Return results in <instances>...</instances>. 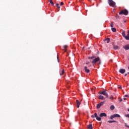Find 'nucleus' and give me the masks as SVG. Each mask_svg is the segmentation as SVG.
<instances>
[{"label": "nucleus", "instance_id": "obj_1", "mask_svg": "<svg viewBox=\"0 0 129 129\" xmlns=\"http://www.w3.org/2000/svg\"><path fill=\"white\" fill-rule=\"evenodd\" d=\"M88 59H90L91 60H92V61L91 60V62L92 64H93V66H94V64L95 63H97V62H98L100 60V58L99 57H96V56H89Z\"/></svg>", "mask_w": 129, "mask_h": 129}, {"label": "nucleus", "instance_id": "obj_2", "mask_svg": "<svg viewBox=\"0 0 129 129\" xmlns=\"http://www.w3.org/2000/svg\"><path fill=\"white\" fill-rule=\"evenodd\" d=\"M108 3L110 7H112V8H116V6H115V2H114L113 1L108 0Z\"/></svg>", "mask_w": 129, "mask_h": 129}, {"label": "nucleus", "instance_id": "obj_3", "mask_svg": "<svg viewBox=\"0 0 129 129\" xmlns=\"http://www.w3.org/2000/svg\"><path fill=\"white\" fill-rule=\"evenodd\" d=\"M119 14L120 15H124L125 16H127L128 15V11L126 9L121 11Z\"/></svg>", "mask_w": 129, "mask_h": 129}, {"label": "nucleus", "instance_id": "obj_4", "mask_svg": "<svg viewBox=\"0 0 129 129\" xmlns=\"http://www.w3.org/2000/svg\"><path fill=\"white\" fill-rule=\"evenodd\" d=\"M92 118H94V117H96L97 120H98V121H100L101 120V118L100 117H98L97 115V113H95L94 115H91Z\"/></svg>", "mask_w": 129, "mask_h": 129}, {"label": "nucleus", "instance_id": "obj_5", "mask_svg": "<svg viewBox=\"0 0 129 129\" xmlns=\"http://www.w3.org/2000/svg\"><path fill=\"white\" fill-rule=\"evenodd\" d=\"M107 91L106 90H104L103 91L100 92L99 94H102V95H104L106 98H107L108 97V94L106 92Z\"/></svg>", "mask_w": 129, "mask_h": 129}, {"label": "nucleus", "instance_id": "obj_6", "mask_svg": "<svg viewBox=\"0 0 129 129\" xmlns=\"http://www.w3.org/2000/svg\"><path fill=\"white\" fill-rule=\"evenodd\" d=\"M115 117H120V115L118 114H114L110 116V119H113Z\"/></svg>", "mask_w": 129, "mask_h": 129}, {"label": "nucleus", "instance_id": "obj_7", "mask_svg": "<svg viewBox=\"0 0 129 129\" xmlns=\"http://www.w3.org/2000/svg\"><path fill=\"white\" fill-rule=\"evenodd\" d=\"M103 104H104V101L100 102L99 104H98L97 105L96 108L97 109H99V108H100V107L102 106V105H103Z\"/></svg>", "mask_w": 129, "mask_h": 129}, {"label": "nucleus", "instance_id": "obj_8", "mask_svg": "<svg viewBox=\"0 0 129 129\" xmlns=\"http://www.w3.org/2000/svg\"><path fill=\"white\" fill-rule=\"evenodd\" d=\"M99 116L100 117H103V116H104L105 117H106V116H107V114H106V113H101L99 114Z\"/></svg>", "mask_w": 129, "mask_h": 129}, {"label": "nucleus", "instance_id": "obj_9", "mask_svg": "<svg viewBox=\"0 0 129 129\" xmlns=\"http://www.w3.org/2000/svg\"><path fill=\"white\" fill-rule=\"evenodd\" d=\"M119 73H121V74H124V73H125V69H121L119 70Z\"/></svg>", "mask_w": 129, "mask_h": 129}, {"label": "nucleus", "instance_id": "obj_10", "mask_svg": "<svg viewBox=\"0 0 129 129\" xmlns=\"http://www.w3.org/2000/svg\"><path fill=\"white\" fill-rule=\"evenodd\" d=\"M98 98H99V99H100L101 100H104V99H105V97H104L102 95H99L98 96Z\"/></svg>", "mask_w": 129, "mask_h": 129}, {"label": "nucleus", "instance_id": "obj_11", "mask_svg": "<svg viewBox=\"0 0 129 129\" xmlns=\"http://www.w3.org/2000/svg\"><path fill=\"white\" fill-rule=\"evenodd\" d=\"M76 103H77V108H79V106L80 105V104H81V103H80V102L79 101V100H76Z\"/></svg>", "mask_w": 129, "mask_h": 129}, {"label": "nucleus", "instance_id": "obj_12", "mask_svg": "<svg viewBox=\"0 0 129 129\" xmlns=\"http://www.w3.org/2000/svg\"><path fill=\"white\" fill-rule=\"evenodd\" d=\"M84 70L86 73H89L90 72V70H89V69H87V67H84Z\"/></svg>", "mask_w": 129, "mask_h": 129}, {"label": "nucleus", "instance_id": "obj_13", "mask_svg": "<svg viewBox=\"0 0 129 129\" xmlns=\"http://www.w3.org/2000/svg\"><path fill=\"white\" fill-rule=\"evenodd\" d=\"M123 48L125 49V50H129V44H127L125 46H123Z\"/></svg>", "mask_w": 129, "mask_h": 129}, {"label": "nucleus", "instance_id": "obj_14", "mask_svg": "<svg viewBox=\"0 0 129 129\" xmlns=\"http://www.w3.org/2000/svg\"><path fill=\"white\" fill-rule=\"evenodd\" d=\"M88 129H93V127L92 126V124H90L88 125Z\"/></svg>", "mask_w": 129, "mask_h": 129}, {"label": "nucleus", "instance_id": "obj_15", "mask_svg": "<svg viewBox=\"0 0 129 129\" xmlns=\"http://www.w3.org/2000/svg\"><path fill=\"white\" fill-rule=\"evenodd\" d=\"M104 41L106 42V43H109V42H110V39L106 38V39L104 40Z\"/></svg>", "mask_w": 129, "mask_h": 129}, {"label": "nucleus", "instance_id": "obj_16", "mask_svg": "<svg viewBox=\"0 0 129 129\" xmlns=\"http://www.w3.org/2000/svg\"><path fill=\"white\" fill-rule=\"evenodd\" d=\"M111 31H112L114 33L116 32V29L115 28L112 27Z\"/></svg>", "mask_w": 129, "mask_h": 129}, {"label": "nucleus", "instance_id": "obj_17", "mask_svg": "<svg viewBox=\"0 0 129 129\" xmlns=\"http://www.w3.org/2000/svg\"><path fill=\"white\" fill-rule=\"evenodd\" d=\"M108 122H109V123H112V122H116V120H109L108 121Z\"/></svg>", "mask_w": 129, "mask_h": 129}, {"label": "nucleus", "instance_id": "obj_18", "mask_svg": "<svg viewBox=\"0 0 129 129\" xmlns=\"http://www.w3.org/2000/svg\"><path fill=\"white\" fill-rule=\"evenodd\" d=\"M110 109L111 110H113V109H114V106L113 105H111Z\"/></svg>", "mask_w": 129, "mask_h": 129}, {"label": "nucleus", "instance_id": "obj_19", "mask_svg": "<svg viewBox=\"0 0 129 129\" xmlns=\"http://www.w3.org/2000/svg\"><path fill=\"white\" fill-rule=\"evenodd\" d=\"M49 3H50V4H51V5L52 6H54V3L53 2V1H52V0H49Z\"/></svg>", "mask_w": 129, "mask_h": 129}, {"label": "nucleus", "instance_id": "obj_20", "mask_svg": "<svg viewBox=\"0 0 129 129\" xmlns=\"http://www.w3.org/2000/svg\"><path fill=\"white\" fill-rule=\"evenodd\" d=\"M125 37V39L126 40H129V35L127 34L126 36H124Z\"/></svg>", "mask_w": 129, "mask_h": 129}, {"label": "nucleus", "instance_id": "obj_21", "mask_svg": "<svg viewBox=\"0 0 129 129\" xmlns=\"http://www.w3.org/2000/svg\"><path fill=\"white\" fill-rule=\"evenodd\" d=\"M114 50H117L118 49V46L117 45L114 46L113 47Z\"/></svg>", "mask_w": 129, "mask_h": 129}, {"label": "nucleus", "instance_id": "obj_22", "mask_svg": "<svg viewBox=\"0 0 129 129\" xmlns=\"http://www.w3.org/2000/svg\"><path fill=\"white\" fill-rule=\"evenodd\" d=\"M67 47H68V46H67V45H64V46H63V48H64V52H66V49H67Z\"/></svg>", "mask_w": 129, "mask_h": 129}, {"label": "nucleus", "instance_id": "obj_23", "mask_svg": "<svg viewBox=\"0 0 129 129\" xmlns=\"http://www.w3.org/2000/svg\"><path fill=\"white\" fill-rule=\"evenodd\" d=\"M56 6L57 7V9H60V6L59 4H56Z\"/></svg>", "mask_w": 129, "mask_h": 129}, {"label": "nucleus", "instance_id": "obj_24", "mask_svg": "<svg viewBox=\"0 0 129 129\" xmlns=\"http://www.w3.org/2000/svg\"><path fill=\"white\" fill-rule=\"evenodd\" d=\"M63 74H64V70H62V72L61 73H60V75H63Z\"/></svg>", "mask_w": 129, "mask_h": 129}, {"label": "nucleus", "instance_id": "obj_25", "mask_svg": "<svg viewBox=\"0 0 129 129\" xmlns=\"http://www.w3.org/2000/svg\"><path fill=\"white\" fill-rule=\"evenodd\" d=\"M122 35L123 37H124V36L125 35V33H124V32H122Z\"/></svg>", "mask_w": 129, "mask_h": 129}, {"label": "nucleus", "instance_id": "obj_26", "mask_svg": "<svg viewBox=\"0 0 129 129\" xmlns=\"http://www.w3.org/2000/svg\"><path fill=\"white\" fill-rule=\"evenodd\" d=\"M110 27H111V28H113V24L111 23L110 24Z\"/></svg>", "mask_w": 129, "mask_h": 129}, {"label": "nucleus", "instance_id": "obj_27", "mask_svg": "<svg viewBox=\"0 0 129 129\" xmlns=\"http://www.w3.org/2000/svg\"><path fill=\"white\" fill-rule=\"evenodd\" d=\"M64 5V3L63 2H61L60 6H63Z\"/></svg>", "mask_w": 129, "mask_h": 129}, {"label": "nucleus", "instance_id": "obj_28", "mask_svg": "<svg viewBox=\"0 0 129 129\" xmlns=\"http://www.w3.org/2000/svg\"><path fill=\"white\" fill-rule=\"evenodd\" d=\"M119 101L120 102H121V101H122V99L120 98V99L119 100Z\"/></svg>", "mask_w": 129, "mask_h": 129}, {"label": "nucleus", "instance_id": "obj_29", "mask_svg": "<svg viewBox=\"0 0 129 129\" xmlns=\"http://www.w3.org/2000/svg\"><path fill=\"white\" fill-rule=\"evenodd\" d=\"M110 99H111L112 100H113L114 98L112 97H110Z\"/></svg>", "mask_w": 129, "mask_h": 129}, {"label": "nucleus", "instance_id": "obj_30", "mask_svg": "<svg viewBox=\"0 0 129 129\" xmlns=\"http://www.w3.org/2000/svg\"><path fill=\"white\" fill-rule=\"evenodd\" d=\"M86 64H90V62L88 61L86 63Z\"/></svg>", "mask_w": 129, "mask_h": 129}, {"label": "nucleus", "instance_id": "obj_31", "mask_svg": "<svg viewBox=\"0 0 129 129\" xmlns=\"http://www.w3.org/2000/svg\"><path fill=\"white\" fill-rule=\"evenodd\" d=\"M98 62H99V64H101V61H100V59L99 60V61H98Z\"/></svg>", "mask_w": 129, "mask_h": 129}, {"label": "nucleus", "instance_id": "obj_32", "mask_svg": "<svg viewBox=\"0 0 129 129\" xmlns=\"http://www.w3.org/2000/svg\"><path fill=\"white\" fill-rule=\"evenodd\" d=\"M124 97H128V95H124Z\"/></svg>", "mask_w": 129, "mask_h": 129}, {"label": "nucleus", "instance_id": "obj_33", "mask_svg": "<svg viewBox=\"0 0 129 129\" xmlns=\"http://www.w3.org/2000/svg\"><path fill=\"white\" fill-rule=\"evenodd\" d=\"M126 117L129 118V114H128L126 115Z\"/></svg>", "mask_w": 129, "mask_h": 129}, {"label": "nucleus", "instance_id": "obj_34", "mask_svg": "<svg viewBox=\"0 0 129 129\" xmlns=\"http://www.w3.org/2000/svg\"><path fill=\"white\" fill-rule=\"evenodd\" d=\"M57 59L58 62H59V57H58V56H57Z\"/></svg>", "mask_w": 129, "mask_h": 129}, {"label": "nucleus", "instance_id": "obj_35", "mask_svg": "<svg viewBox=\"0 0 129 129\" xmlns=\"http://www.w3.org/2000/svg\"><path fill=\"white\" fill-rule=\"evenodd\" d=\"M123 100H126V98H123Z\"/></svg>", "mask_w": 129, "mask_h": 129}, {"label": "nucleus", "instance_id": "obj_36", "mask_svg": "<svg viewBox=\"0 0 129 129\" xmlns=\"http://www.w3.org/2000/svg\"><path fill=\"white\" fill-rule=\"evenodd\" d=\"M125 126H126V127H128L129 128V126L128 125H125Z\"/></svg>", "mask_w": 129, "mask_h": 129}, {"label": "nucleus", "instance_id": "obj_37", "mask_svg": "<svg viewBox=\"0 0 129 129\" xmlns=\"http://www.w3.org/2000/svg\"><path fill=\"white\" fill-rule=\"evenodd\" d=\"M127 74H125L124 75V76H127Z\"/></svg>", "mask_w": 129, "mask_h": 129}, {"label": "nucleus", "instance_id": "obj_38", "mask_svg": "<svg viewBox=\"0 0 129 129\" xmlns=\"http://www.w3.org/2000/svg\"><path fill=\"white\" fill-rule=\"evenodd\" d=\"M119 88H121V86H120L119 87Z\"/></svg>", "mask_w": 129, "mask_h": 129}, {"label": "nucleus", "instance_id": "obj_39", "mask_svg": "<svg viewBox=\"0 0 129 129\" xmlns=\"http://www.w3.org/2000/svg\"><path fill=\"white\" fill-rule=\"evenodd\" d=\"M127 35H129V30H128V31L127 32Z\"/></svg>", "mask_w": 129, "mask_h": 129}, {"label": "nucleus", "instance_id": "obj_40", "mask_svg": "<svg viewBox=\"0 0 129 129\" xmlns=\"http://www.w3.org/2000/svg\"><path fill=\"white\" fill-rule=\"evenodd\" d=\"M126 21L125 20L124 21V23H126Z\"/></svg>", "mask_w": 129, "mask_h": 129}, {"label": "nucleus", "instance_id": "obj_41", "mask_svg": "<svg viewBox=\"0 0 129 129\" xmlns=\"http://www.w3.org/2000/svg\"><path fill=\"white\" fill-rule=\"evenodd\" d=\"M110 61H112V59H110Z\"/></svg>", "mask_w": 129, "mask_h": 129}, {"label": "nucleus", "instance_id": "obj_42", "mask_svg": "<svg viewBox=\"0 0 129 129\" xmlns=\"http://www.w3.org/2000/svg\"><path fill=\"white\" fill-rule=\"evenodd\" d=\"M127 74H129V72L127 73Z\"/></svg>", "mask_w": 129, "mask_h": 129}, {"label": "nucleus", "instance_id": "obj_43", "mask_svg": "<svg viewBox=\"0 0 129 129\" xmlns=\"http://www.w3.org/2000/svg\"><path fill=\"white\" fill-rule=\"evenodd\" d=\"M128 60H129V58L128 59Z\"/></svg>", "mask_w": 129, "mask_h": 129}]
</instances>
